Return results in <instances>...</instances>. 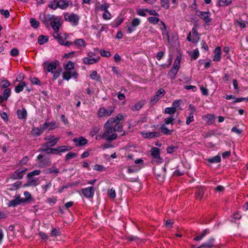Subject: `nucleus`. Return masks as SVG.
I'll return each mask as SVG.
<instances>
[{
    "mask_svg": "<svg viewBox=\"0 0 248 248\" xmlns=\"http://www.w3.org/2000/svg\"><path fill=\"white\" fill-rule=\"evenodd\" d=\"M140 24V20L138 18H134L130 26L128 27L127 31L129 33L136 30V28Z\"/></svg>",
    "mask_w": 248,
    "mask_h": 248,
    "instance_id": "13",
    "label": "nucleus"
},
{
    "mask_svg": "<svg viewBox=\"0 0 248 248\" xmlns=\"http://www.w3.org/2000/svg\"><path fill=\"white\" fill-rule=\"evenodd\" d=\"M48 15H46L43 13H41L39 16L40 19L46 26H48L49 25V19L48 18Z\"/></svg>",
    "mask_w": 248,
    "mask_h": 248,
    "instance_id": "26",
    "label": "nucleus"
},
{
    "mask_svg": "<svg viewBox=\"0 0 248 248\" xmlns=\"http://www.w3.org/2000/svg\"><path fill=\"white\" fill-rule=\"evenodd\" d=\"M40 173V170H34L31 172H29L27 175V177H33L35 175H39Z\"/></svg>",
    "mask_w": 248,
    "mask_h": 248,
    "instance_id": "54",
    "label": "nucleus"
},
{
    "mask_svg": "<svg viewBox=\"0 0 248 248\" xmlns=\"http://www.w3.org/2000/svg\"><path fill=\"white\" fill-rule=\"evenodd\" d=\"M215 115L212 114H208L202 116V119L208 124L210 125L213 123L215 119Z\"/></svg>",
    "mask_w": 248,
    "mask_h": 248,
    "instance_id": "23",
    "label": "nucleus"
},
{
    "mask_svg": "<svg viewBox=\"0 0 248 248\" xmlns=\"http://www.w3.org/2000/svg\"><path fill=\"white\" fill-rule=\"evenodd\" d=\"M0 14L4 16L6 18H8L10 16V13L8 10H3L1 9L0 10Z\"/></svg>",
    "mask_w": 248,
    "mask_h": 248,
    "instance_id": "63",
    "label": "nucleus"
},
{
    "mask_svg": "<svg viewBox=\"0 0 248 248\" xmlns=\"http://www.w3.org/2000/svg\"><path fill=\"white\" fill-rule=\"evenodd\" d=\"M176 108L174 107L166 108L164 112L166 114H172L176 112Z\"/></svg>",
    "mask_w": 248,
    "mask_h": 248,
    "instance_id": "47",
    "label": "nucleus"
},
{
    "mask_svg": "<svg viewBox=\"0 0 248 248\" xmlns=\"http://www.w3.org/2000/svg\"><path fill=\"white\" fill-rule=\"evenodd\" d=\"M26 84L25 82H20L16 87L15 91L16 93H19L23 90V89L26 87Z\"/></svg>",
    "mask_w": 248,
    "mask_h": 248,
    "instance_id": "30",
    "label": "nucleus"
},
{
    "mask_svg": "<svg viewBox=\"0 0 248 248\" xmlns=\"http://www.w3.org/2000/svg\"><path fill=\"white\" fill-rule=\"evenodd\" d=\"M10 85V83L5 78H2L0 79V87L1 88H6Z\"/></svg>",
    "mask_w": 248,
    "mask_h": 248,
    "instance_id": "31",
    "label": "nucleus"
},
{
    "mask_svg": "<svg viewBox=\"0 0 248 248\" xmlns=\"http://www.w3.org/2000/svg\"><path fill=\"white\" fill-rule=\"evenodd\" d=\"M204 190L202 188H200L198 189V191L196 193V198L199 200H201L203 196Z\"/></svg>",
    "mask_w": 248,
    "mask_h": 248,
    "instance_id": "39",
    "label": "nucleus"
},
{
    "mask_svg": "<svg viewBox=\"0 0 248 248\" xmlns=\"http://www.w3.org/2000/svg\"><path fill=\"white\" fill-rule=\"evenodd\" d=\"M207 160L211 163H217L220 162L221 158L219 155H216L213 157L208 158Z\"/></svg>",
    "mask_w": 248,
    "mask_h": 248,
    "instance_id": "35",
    "label": "nucleus"
},
{
    "mask_svg": "<svg viewBox=\"0 0 248 248\" xmlns=\"http://www.w3.org/2000/svg\"><path fill=\"white\" fill-rule=\"evenodd\" d=\"M72 6L73 3L70 0H59L58 1V6L61 9L65 10L68 7Z\"/></svg>",
    "mask_w": 248,
    "mask_h": 248,
    "instance_id": "14",
    "label": "nucleus"
},
{
    "mask_svg": "<svg viewBox=\"0 0 248 248\" xmlns=\"http://www.w3.org/2000/svg\"><path fill=\"white\" fill-rule=\"evenodd\" d=\"M30 24L31 27L35 29L38 28L39 25V22L34 18L30 19Z\"/></svg>",
    "mask_w": 248,
    "mask_h": 248,
    "instance_id": "46",
    "label": "nucleus"
},
{
    "mask_svg": "<svg viewBox=\"0 0 248 248\" xmlns=\"http://www.w3.org/2000/svg\"><path fill=\"white\" fill-rule=\"evenodd\" d=\"M64 19L66 21L70 22L73 26H77L79 23V16L76 14L71 13H65L63 14Z\"/></svg>",
    "mask_w": 248,
    "mask_h": 248,
    "instance_id": "3",
    "label": "nucleus"
},
{
    "mask_svg": "<svg viewBox=\"0 0 248 248\" xmlns=\"http://www.w3.org/2000/svg\"><path fill=\"white\" fill-rule=\"evenodd\" d=\"M99 58L84 57L83 58V62L85 64L90 65L95 64L99 62Z\"/></svg>",
    "mask_w": 248,
    "mask_h": 248,
    "instance_id": "21",
    "label": "nucleus"
},
{
    "mask_svg": "<svg viewBox=\"0 0 248 248\" xmlns=\"http://www.w3.org/2000/svg\"><path fill=\"white\" fill-rule=\"evenodd\" d=\"M151 154L152 156V161L154 163H160L162 162V159L160 156V150L156 147L151 149Z\"/></svg>",
    "mask_w": 248,
    "mask_h": 248,
    "instance_id": "5",
    "label": "nucleus"
},
{
    "mask_svg": "<svg viewBox=\"0 0 248 248\" xmlns=\"http://www.w3.org/2000/svg\"><path fill=\"white\" fill-rule=\"evenodd\" d=\"M28 180L27 182L23 185V187H28L31 186H36L40 183L39 179L34 177H27Z\"/></svg>",
    "mask_w": 248,
    "mask_h": 248,
    "instance_id": "10",
    "label": "nucleus"
},
{
    "mask_svg": "<svg viewBox=\"0 0 248 248\" xmlns=\"http://www.w3.org/2000/svg\"><path fill=\"white\" fill-rule=\"evenodd\" d=\"M82 192L86 198H92L94 195V189L93 186L88 187L82 189Z\"/></svg>",
    "mask_w": 248,
    "mask_h": 248,
    "instance_id": "17",
    "label": "nucleus"
},
{
    "mask_svg": "<svg viewBox=\"0 0 248 248\" xmlns=\"http://www.w3.org/2000/svg\"><path fill=\"white\" fill-rule=\"evenodd\" d=\"M113 128L115 131H121L122 129V124L120 122H115Z\"/></svg>",
    "mask_w": 248,
    "mask_h": 248,
    "instance_id": "44",
    "label": "nucleus"
},
{
    "mask_svg": "<svg viewBox=\"0 0 248 248\" xmlns=\"http://www.w3.org/2000/svg\"><path fill=\"white\" fill-rule=\"evenodd\" d=\"M234 25L236 27H240L241 28H244L246 27V24L244 22H240L238 20H236L234 22Z\"/></svg>",
    "mask_w": 248,
    "mask_h": 248,
    "instance_id": "58",
    "label": "nucleus"
},
{
    "mask_svg": "<svg viewBox=\"0 0 248 248\" xmlns=\"http://www.w3.org/2000/svg\"><path fill=\"white\" fill-rule=\"evenodd\" d=\"M116 120L114 118H109L105 123L104 127V133L102 138L108 141H111L117 137L115 130L113 128Z\"/></svg>",
    "mask_w": 248,
    "mask_h": 248,
    "instance_id": "1",
    "label": "nucleus"
},
{
    "mask_svg": "<svg viewBox=\"0 0 248 248\" xmlns=\"http://www.w3.org/2000/svg\"><path fill=\"white\" fill-rule=\"evenodd\" d=\"M100 129L101 127L99 126H95L93 127L90 131V136L92 137H93L95 135L99 133Z\"/></svg>",
    "mask_w": 248,
    "mask_h": 248,
    "instance_id": "33",
    "label": "nucleus"
},
{
    "mask_svg": "<svg viewBox=\"0 0 248 248\" xmlns=\"http://www.w3.org/2000/svg\"><path fill=\"white\" fill-rule=\"evenodd\" d=\"M50 147L49 144H48V141L44 144L42 147L40 149L41 151H47L49 149V147Z\"/></svg>",
    "mask_w": 248,
    "mask_h": 248,
    "instance_id": "60",
    "label": "nucleus"
},
{
    "mask_svg": "<svg viewBox=\"0 0 248 248\" xmlns=\"http://www.w3.org/2000/svg\"><path fill=\"white\" fill-rule=\"evenodd\" d=\"M114 108L113 107H110L108 108H101L98 111V116L99 117H108L111 115L114 111Z\"/></svg>",
    "mask_w": 248,
    "mask_h": 248,
    "instance_id": "7",
    "label": "nucleus"
},
{
    "mask_svg": "<svg viewBox=\"0 0 248 248\" xmlns=\"http://www.w3.org/2000/svg\"><path fill=\"white\" fill-rule=\"evenodd\" d=\"M144 104V103L143 101H139L131 107V109L133 111L139 110L142 108Z\"/></svg>",
    "mask_w": 248,
    "mask_h": 248,
    "instance_id": "29",
    "label": "nucleus"
},
{
    "mask_svg": "<svg viewBox=\"0 0 248 248\" xmlns=\"http://www.w3.org/2000/svg\"><path fill=\"white\" fill-rule=\"evenodd\" d=\"M24 202L23 199H21L19 196H16L15 199L9 202L8 205L9 207H15Z\"/></svg>",
    "mask_w": 248,
    "mask_h": 248,
    "instance_id": "18",
    "label": "nucleus"
},
{
    "mask_svg": "<svg viewBox=\"0 0 248 248\" xmlns=\"http://www.w3.org/2000/svg\"><path fill=\"white\" fill-rule=\"evenodd\" d=\"M160 99V96H158V95H155L151 99V103L152 105H155Z\"/></svg>",
    "mask_w": 248,
    "mask_h": 248,
    "instance_id": "55",
    "label": "nucleus"
},
{
    "mask_svg": "<svg viewBox=\"0 0 248 248\" xmlns=\"http://www.w3.org/2000/svg\"><path fill=\"white\" fill-rule=\"evenodd\" d=\"M21 185V181H17L13 184L12 186V189L13 190H16L17 189L19 188L20 187V186Z\"/></svg>",
    "mask_w": 248,
    "mask_h": 248,
    "instance_id": "61",
    "label": "nucleus"
},
{
    "mask_svg": "<svg viewBox=\"0 0 248 248\" xmlns=\"http://www.w3.org/2000/svg\"><path fill=\"white\" fill-rule=\"evenodd\" d=\"M214 55L213 57V61L214 62H219L221 60V48L219 46L217 47L214 51Z\"/></svg>",
    "mask_w": 248,
    "mask_h": 248,
    "instance_id": "22",
    "label": "nucleus"
},
{
    "mask_svg": "<svg viewBox=\"0 0 248 248\" xmlns=\"http://www.w3.org/2000/svg\"><path fill=\"white\" fill-rule=\"evenodd\" d=\"M36 161L38 166L40 168H45L46 166H48L51 163L49 158L45 157L43 155L41 154L37 156Z\"/></svg>",
    "mask_w": 248,
    "mask_h": 248,
    "instance_id": "4",
    "label": "nucleus"
},
{
    "mask_svg": "<svg viewBox=\"0 0 248 248\" xmlns=\"http://www.w3.org/2000/svg\"><path fill=\"white\" fill-rule=\"evenodd\" d=\"M200 39L199 35L195 29L193 28L187 36V40L189 42L197 43Z\"/></svg>",
    "mask_w": 248,
    "mask_h": 248,
    "instance_id": "9",
    "label": "nucleus"
},
{
    "mask_svg": "<svg viewBox=\"0 0 248 248\" xmlns=\"http://www.w3.org/2000/svg\"><path fill=\"white\" fill-rule=\"evenodd\" d=\"M206 232H207L206 230L202 231V232H201V234L196 236L194 238V240L195 241H200V240H202L205 236V235L206 234Z\"/></svg>",
    "mask_w": 248,
    "mask_h": 248,
    "instance_id": "49",
    "label": "nucleus"
},
{
    "mask_svg": "<svg viewBox=\"0 0 248 248\" xmlns=\"http://www.w3.org/2000/svg\"><path fill=\"white\" fill-rule=\"evenodd\" d=\"M166 169L165 167L161 168L160 170H155V173L157 179L160 182H163L166 174Z\"/></svg>",
    "mask_w": 248,
    "mask_h": 248,
    "instance_id": "12",
    "label": "nucleus"
},
{
    "mask_svg": "<svg viewBox=\"0 0 248 248\" xmlns=\"http://www.w3.org/2000/svg\"><path fill=\"white\" fill-rule=\"evenodd\" d=\"M73 141L77 146H83L87 144L88 140L83 137L74 138Z\"/></svg>",
    "mask_w": 248,
    "mask_h": 248,
    "instance_id": "16",
    "label": "nucleus"
},
{
    "mask_svg": "<svg viewBox=\"0 0 248 248\" xmlns=\"http://www.w3.org/2000/svg\"><path fill=\"white\" fill-rule=\"evenodd\" d=\"M141 135L145 138H153L155 137H158L159 136V134L155 132H141Z\"/></svg>",
    "mask_w": 248,
    "mask_h": 248,
    "instance_id": "25",
    "label": "nucleus"
},
{
    "mask_svg": "<svg viewBox=\"0 0 248 248\" xmlns=\"http://www.w3.org/2000/svg\"><path fill=\"white\" fill-rule=\"evenodd\" d=\"M75 44L79 46H85V42L82 39H78L75 40Z\"/></svg>",
    "mask_w": 248,
    "mask_h": 248,
    "instance_id": "45",
    "label": "nucleus"
},
{
    "mask_svg": "<svg viewBox=\"0 0 248 248\" xmlns=\"http://www.w3.org/2000/svg\"><path fill=\"white\" fill-rule=\"evenodd\" d=\"M48 18L50 21V24L54 31H59L60 27L62 23V17L53 15L48 14Z\"/></svg>",
    "mask_w": 248,
    "mask_h": 248,
    "instance_id": "2",
    "label": "nucleus"
},
{
    "mask_svg": "<svg viewBox=\"0 0 248 248\" xmlns=\"http://www.w3.org/2000/svg\"><path fill=\"white\" fill-rule=\"evenodd\" d=\"M57 148L58 154L64 153L66 151L71 150V147L69 146H61L57 147Z\"/></svg>",
    "mask_w": 248,
    "mask_h": 248,
    "instance_id": "32",
    "label": "nucleus"
},
{
    "mask_svg": "<svg viewBox=\"0 0 248 248\" xmlns=\"http://www.w3.org/2000/svg\"><path fill=\"white\" fill-rule=\"evenodd\" d=\"M45 130L43 128V125H40V127H33L31 130V133L35 136H39L41 135Z\"/></svg>",
    "mask_w": 248,
    "mask_h": 248,
    "instance_id": "24",
    "label": "nucleus"
},
{
    "mask_svg": "<svg viewBox=\"0 0 248 248\" xmlns=\"http://www.w3.org/2000/svg\"><path fill=\"white\" fill-rule=\"evenodd\" d=\"M161 131L166 135H170L171 131L168 128L165 126L164 124L162 125L160 127Z\"/></svg>",
    "mask_w": 248,
    "mask_h": 248,
    "instance_id": "48",
    "label": "nucleus"
},
{
    "mask_svg": "<svg viewBox=\"0 0 248 248\" xmlns=\"http://www.w3.org/2000/svg\"><path fill=\"white\" fill-rule=\"evenodd\" d=\"M109 7V5L107 3H104L100 5L98 7V10L101 11H105L108 10V9Z\"/></svg>",
    "mask_w": 248,
    "mask_h": 248,
    "instance_id": "56",
    "label": "nucleus"
},
{
    "mask_svg": "<svg viewBox=\"0 0 248 248\" xmlns=\"http://www.w3.org/2000/svg\"><path fill=\"white\" fill-rule=\"evenodd\" d=\"M11 94V90L9 88L5 89L3 92V97L7 99Z\"/></svg>",
    "mask_w": 248,
    "mask_h": 248,
    "instance_id": "62",
    "label": "nucleus"
},
{
    "mask_svg": "<svg viewBox=\"0 0 248 248\" xmlns=\"http://www.w3.org/2000/svg\"><path fill=\"white\" fill-rule=\"evenodd\" d=\"M59 169L55 166H53L46 170V173L49 174H54L55 176H57L59 173Z\"/></svg>",
    "mask_w": 248,
    "mask_h": 248,
    "instance_id": "28",
    "label": "nucleus"
},
{
    "mask_svg": "<svg viewBox=\"0 0 248 248\" xmlns=\"http://www.w3.org/2000/svg\"><path fill=\"white\" fill-rule=\"evenodd\" d=\"M178 69L172 67L171 70L169 72V75L172 79H174L175 75H176Z\"/></svg>",
    "mask_w": 248,
    "mask_h": 248,
    "instance_id": "37",
    "label": "nucleus"
},
{
    "mask_svg": "<svg viewBox=\"0 0 248 248\" xmlns=\"http://www.w3.org/2000/svg\"><path fill=\"white\" fill-rule=\"evenodd\" d=\"M43 128L45 130H48L49 131L53 130L58 127V124L54 121L51 122H46L43 124Z\"/></svg>",
    "mask_w": 248,
    "mask_h": 248,
    "instance_id": "20",
    "label": "nucleus"
},
{
    "mask_svg": "<svg viewBox=\"0 0 248 248\" xmlns=\"http://www.w3.org/2000/svg\"><path fill=\"white\" fill-rule=\"evenodd\" d=\"M17 115L19 119H25L26 118L27 115V112L25 108H23L21 109H18L17 111Z\"/></svg>",
    "mask_w": 248,
    "mask_h": 248,
    "instance_id": "27",
    "label": "nucleus"
},
{
    "mask_svg": "<svg viewBox=\"0 0 248 248\" xmlns=\"http://www.w3.org/2000/svg\"><path fill=\"white\" fill-rule=\"evenodd\" d=\"M93 170L99 171H103L105 170L104 167L103 165H100L98 164H96L93 167Z\"/></svg>",
    "mask_w": 248,
    "mask_h": 248,
    "instance_id": "52",
    "label": "nucleus"
},
{
    "mask_svg": "<svg viewBox=\"0 0 248 248\" xmlns=\"http://www.w3.org/2000/svg\"><path fill=\"white\" fill-rule=\"evenodd\" d=\"M161 2V6L167 9L169 8V0H160Z\"/></svg>",
    "mask_w": 248,
    "mask_h": 248,
    "instance_id": "57",
    "label": "nucleus"
},
{
    "mask_svg": "<svg viewBox=\"0 0 248 248\" xmlns=\"http://www.w3.org/2000/svg\"><path fill=\"white\" fill-rule=\"evenodd\" d=\"M102 16L105 20H109L111 18V15L108 10L104 12Z\"/></svg>",
    "mask_w": 248,
    "mask_h": 248,
    "instance_id": "51",
    "label": "nucleus"
},
{
    "mask_svg": "<svg viewBox=\"0 0 248 248\" xmlns=\"http://www.w3.org/2000/svg\"><path fill=\"white\" fill-rule=\"evenodd\" d=\"M74 63L72 61H69L65 65V69L66 71H74Z\"/></svg>",
    "mask_w": 248,
    "mask_h": 248,
    "instance_id": "38",
    "label": "nucleus"
},
{
    "mask_svg": "<svg viewBox=\"0 0 248 248\" xmlns=\"http://www.w3.org/2000/svg\"><path fill=\"white\" fill-rule=\"evenodd\" d=\"M49 7L50 8L55 10L56 9L58 6V1L57 0H53L52 1L49 2L48 4Z\"/></svg>",
    "mask_w": 248,
    "mask_h": 248,
    "instance_id": "42",
    "label": "nucleus"
},
{
    "mask_svg": "<svg viewBox=\"0 0 248 248\" xmlns=\"http://www.w3.org/2000/svg\"><path fill=\"white\" fill-rule=\"evenodd\" d=\"M78 73L76 71H65L62 74V78L64 80H69L71 78H77Z\"/></svg>",
    "mask_w": 248,
    "mask_h": 248,
    "instance_id": "11",
    "label": "nucleus"
},
{
    "mask_svg": "<svg viewBox=\"0 0 248 248\" xmlns=\"http://www.w3.org/2000/svg\"><path fill=\"white\" fill-rule=\"evenodd\" d=\"M194 121L193 112H191L186 120V124H189L190 123Z\"/></svg>",
    "mask_w": 248,
    "mask_h": 248,
    "instance_id": "53",
    "label": "nucleus"
},
{
    "mask_svg": "<svg viewBox=\"0 0 248 248\" xmlns=\"http://www.w3.org/2000/svg\"><path fill=\"white\" fill-rule=\"evenodd\" d=\"M24 195L25 196V199L23 200L24 202H26V201H29L31 200V195L29 192L25 191L24 193Z\"/></svg>",
    "mask_w": 248,
    "mask_h": 248,
    "instance_id": "59",
    "label": "nucleus"
},
{
    "mask_svg": "<svg viewBox=\"0 0 248 248\" xmlns=\"http://www.w3.org/2000/svg\"><path fill=\"white\" fill-rule=\"evenodd\" d=\"M90 76L91 79L96 81H99L100 79V76L96 71H92Z\"/></svg>",
    "mask_w": 248,
    "mask_h": 248,
    "instance_id": "36",
    "label": "nucleus"
},
{
    "mask_svg": "<svg viewBox=\"0 0 248 248\" xmlns=\"http://www.w3.org/2000/svg\"><path fill=\"white\" fill-rule=\"evenodd\" d=\"M148 20L151 23L153 24H156L160 22L159 18L155 16H150L148 17Z\"/></svg>",
    "mask_w": 248,
    "mask_h": 248,
    "instance_id": "40",
    "label": "nucleus"
},
{
    "mask_svg": "<svg viewBox=\"0 0 248 248\" xmlns=\"http://www.w3.org/2000/svg\"><path fill=\"white\" fill-rule=\"evenodd\" d=\"M137 14L139 16H145L146 14H145V12H146V9H138L137 11Z\"/></svg>",
    "mask_w": 248,
    "mask_h": 248,
    "instance_id": "64",
    "label": "nucleus"
},
{
    "mask_svg": "<svg viewBox=\"0 0 248 248\" xmlns=\"http://www.w3.org/2000/svg\"><path fill=\"white\" fill-rule=\"evenodd\" d=\"M181 61V57L180 56H178L174 61L173 67L179 69Z\"/></svg>",
    "mask_w": 248,
    "mask_h": 248,
    "instance_id": "41",
    "label": "nucleus"
},
{
    "mask_svg": "<svg viewBox=\"0 0 248 248\" xmlns=\"http://www.w3.org/2000/svg\"><path fill=\"white\" fill-rule=\"evenodd\" d=\"M191 58L193 60H196L199 56V51L198 49H194L192 52L190 53Z\"/></svg>",
    "mask_w": 248,
    "mask_h": 248,
    "instance_id": "43",
    "label": "nucleus"
},
{
    "mask_svg": "<svg viewBox=\"0 0 248 248\" xmlns=\"http://www.w3.org/2000/svg\"><path fill=\"white\" fill-rule=\"evenodd\" d=\"M174 120V118L172 116L168 117L164 120V124L168 125L169 124H173V122Z\"/></svg>",
    "mask_w": 248,
    "mask_h": 248,
    "instance_id": "50",
    "label": "nucleus"
},
{
    "mask_svg": "<svg viewBox=\"0 0 248 248\" xmlns=\"http://www.w3.org/2000/svg\"><path fill=\"white\" fill-rule=\"evenodd\" d=\"M45 140H47L48 144H49L50 146H54L57 143L59 140V138H55L54 136L50 135L48 136H46L45 138Z\"/></svg>",
    "mask_w": 248,
    "mask_h": 248,
    "instance_id": "19",
    "label": "nucleus"
},
{
    "mask_svg": "<svg viewBox=\"0 0 248 248\" xmlns=\"http://www.w3.org/2000/svg\"><path fill=\"white\" fill-rule=\"evenodd\" d=\"M48 38L46 36H44L43 35H40L38 38V43L40 45H43L45 43H46L48 41Z\"/></svg>",
    "mask_w": 248,
    "mask_h": 248,
    "instance_id": "34",
    "label": "nucleus"
},
{
    "mask_svg": "<svg viewBox=\"0 0 248 248\" xmlns=\"http://www.w3.org/2000/svg\"><path fill=\"white\" fill-rule=\"evenodd\" d=\"M211 14L208 12H201L199 16L205 22L206 25H208L212 20L210 18Z\"/></svg>",
    "mask_w": 248,
    "mask_h": 248,
    "instance_id": "15",
    "label": "nucleus"
},
{
    "mask_svg": "<svg viewBox=\"0 0 248 248\" xmlns=\"http://www.w3.org/2000/svg\"><path fill=\"white\" fill-rule=\"evenodd\" d=\"M58 63V62H44L43 63L44 71L53 73L56 69Z\"/></svg>",
    "mask_w": 248,
    "mask_h": 248,
    "instance_id": "6",
    "label": "nucleus"
},
{
    "mask_svg": "<svg viewBox=\"0 0 248 248\" xmlns=\"http://www.w3.org/2000/svg\"><path fill=\"white\" fill-rule=\"evenodd\" d=\"M27 170V168L17 170L10 175L9 179L13 180L22 179Z\"/></svg>",
    "mask_w": 248,
    "mask_h": 248,
    "instance_id": "8",
    "label": "nucleus"
}]
</instances>
